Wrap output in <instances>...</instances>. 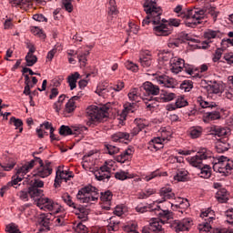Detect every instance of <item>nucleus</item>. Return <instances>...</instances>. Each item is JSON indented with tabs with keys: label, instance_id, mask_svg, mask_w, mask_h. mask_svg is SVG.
I'll return each mask as SVG.
<instances>
[{
	"label": "nucleus",
	"instance_id": "f257e3e1",
	"mask_svg": "<svg viewBox=\"0 0 233 233\" xmlns=\"http://www.w3.org/2000/svg\"><path fill=\"white\" fill-rule=\"evenodd\" d=\"M144 12H146L147 16L142 21V26H148L152 23L153 32L158 36L170 35V29L168 26L165 25L167 20L165 18L161 19L163 15V10L157 6V3L152 0H147L144 5Z\"/></svg>",
	"mask_w": 233,
	"mask_h": 233
},
{
	"label": "nucleus",
	"instance_id": "f03ea898",
	"mask_svg": "<svg viewBox=\"0 0 233 233\" xmlns=\"http://www.w3.org/2000/svg\"><path fill=\"white\" fill-rule=\"evenodd\" d=\"M210 14V15L213 17L214 23L218 21V15H219V12H216L214 10V7L212 6H207L202 9L195 8L190 9L187 14H181V17H186L187 21H185L186 26H189L190 28H194V26H198V25H201V20L205 19V14Z\"/></svg>",
	"mask_w": 233,
	"mask_h": 233
},
{
	"label": "nucleus",
	"instance_id": "7ed1b4c3",
	"mask_svg": "<svg viewBox=\"0 0 233 233\" xmlns=\"http://www.w3.org/2000/svg\"><path fill=\"white\" fill-rule=\"evenodd\" d=\"M86 116L88 119L86 123L88 127L97 125V123H101L105 117H108V107L106 106H90L86 108Z\"/></svg>",
	"mask_w": 233,
	"mask_h": 233
},
{
	"label": "nucleus",
	"instance_id": "20e7f679",
	"mask_svg": "<svg viewBox=\"0 0 233 233\" xmlns=\"http://www.w3.org/2000/svg\"><path fill=\"white\" fill-rule=\"evenodd\" d=\"M76 199L80 203H91L99 199V189L92 185H88L78 190Z\"/></svg>",
	"mask_w": 233,
	"mask_h": 233
},
{
	"label": "nucleus",
	"instance_id": "39448f33",
	"mask_svg": "<svg viewBox=\"0 0 233 233\" xmlns=\"http://www.w3.org/2000/svg\"><path fill=\"white\" fill-rule=\"evenodd\" d=\"M208 159L212 163V159H215L214 153L206 147L200 148L196 156L188 158L189 165L196 168H201L203 167V161Z\"/></svg>",
	"mask_w": 233,
	"mask_h": 233
},
{
	"label": "nucleus",
	"instance_id": "423d86ee",
	"mask_svg": "<svg viewBox=\"0 0 233 233\" xmlns=\"http://www.w3.org/2000/svg\"><path fill=\"white\" fill-rule=\"evenodd\" d=\"M212 167L214 172L219 174H227L228 170L233 168V161L225 156H221L218 158H212Z\"/></svg>",
	"mask_w": 233,
	"mask_h": 233
},
{
	"label": "nucleus",
	"instance_id": "0eeeda50",
	"mask_svg": "<svg viewBox=\"0 0 233 233\" xmlns=\"http://www.w3.org/2000/svg\"><path fill=\"white\" fill-rule=\"evenodd\" d=\"M222 34L219 30H212L208 29L204 32V39L205 41L202 42V48L207 50V48H210V43H213V39H221Z\"/></svg>",
	"mask_w": 233,
	"mask_h": 233
},
{
	"label": "nucleus",
	"instance_id": "6e6552de",
	"mask_svg": "<svg viewBox=\"0 0 233 233\" xmlns=\"http://www.w3.org/2000/svg\"><path fill=\"white\" fill-rule=\"evenodd\" d=\"M147 208H149V211L154 212L155 216H157L158 218H168V214H170L168 210H163L159 206H156V208H154V204H149L144 207L137 206L136 210L137 212L143 214L144 212H147Z\"/></svg>",
	"mask_w": 233,
	"mask_h": 233
},
{
	"label": "nucleus",
	"instance_id": "1a4fd4ad",
	"mask_svg": "<svg viewBox=\"0 0 233 233\" xmlns=\"http://www.w3.org/2000/svg\"><path fill=\"white\" fill-rule=\"evenodd\" d=\"M140 132L141 131L139 127L137 126L131 130L130 134L127 132H116L111 136V139L115 142L119 141V143H121L122 141H130V137L137 136V134H139Z\"/></svg>",
	"mask_w": 233,
	"mask_h": 233
},
{
	"label": "nucleus",
	"instance_id": "9d476101",
	"mask_svg": "<svg viewBox=\"0 0 233 233\" xmlns=\"http://www.w3.org/2000/svg\"><path fill=\"white\" fill-rule=\"evenodd\" d=\"M40 167L36 169L35 176L38 177H48L52 174V163L50 161H46V164L43 163V159L36 158Z\"/></svg>",
	"mask_w": 233,
	"mask_h": 233
},
{
	"label": "nucleus",
	"instance_id": "9b49d317",
	"mask_svg": "<svg viewBox=\"0 0 233 233\" xmlns=\"http://www.w3.org/2000/svg\"><path fill=\"white\" fill-rule=\"evenodd\" d=\"M110 167H108L107 163L100 167V168L95 171V177L97 181H105V179H110Z\"/></svg>",
	"mask_w": 233,
	"mask_h": 233
},
{
	"label": "nucleus",
	"instance_id": "f8f14e48",
	"mask_svg": "<svg viewBox=\"0 0 233 233\" xmlns=\"http://www.w3.org/2000/svg\"><path fill=\"white\" fill-rule=\"evenodd\" d=\"M210 134L211 136H215L217 137H224V139H227V137L230 136V128L213 126L210 128Z\"/></svg>",
	"mask_w": 233,
	"mask_h": 233
},
{
	"label": "nucleus",
	"instance_id": "ddd939ff",
	"mask_svg": "<svg viewBox=\"0 0 233 233\" xmlns=\"http://www.w3.org/2000/svg\"><path fill=\"white\" fill-rule=\"evenodd\" d=\"M169 63L171 66V72H173V74H179V72H181L185 66V60L177 56L171 57Z\"/></svg>",
	"mask_w": 233,
	"mask_h": 233
},
{
	"label": "nucleus",
	"instance_id": "4468645a",
	"mask_svg": "<svg viewBox=\"0 0 233 233\" xmlns=\"http://www.w3.org/2000/svg\"><path fill=\"white\" fill-rule=\"evenodd\" d=\"M157 82L158 83V85L166 86V88H176V86L177 85L176 79L167 76H160L157 77Z\"/></svg>",
	"mask_w": 233,
	"mask_h": 233
},
{
	"label": "nucleus",
	"instance_id": "2eb2a0df",
	"mask_svg": "<svg viewBox=\"0 0 233 233\" xmlns=\"http://www.w3.org/2000/svg\"><path fill=\"white\" fill-rule=\"evenodd\" d=\"M37 159H41V157H35V158L29 162H27L26 164H25L24 166H22L18 170H17V174H22V176H25V174H28V171L32 170V168H34V167H35V165H37V163H39V160Z\"/></svg>",
	"mask_w": 233,
	"mask_h": 233
},
{
	"label": "nucleus",
	"instance_id": "dca6fc26",
	"mask_svg": "<svg viewBox=\"0 0 233 233\" xmlns=\"http://www.w3.org/2000/svg\"><path fill=\"white\" fill-rule=\"evenodd\" d=\"M221 114L219 111H204L202 119L204 123H210V121H216V119H220Z\"/></svg>",
	"mask_w": 233,
	"mask_h": 233
},
{
	"label": "nucleus",
	"instance_id": "f3484780",
	"mask_svg": "<svg viewBox=\"0 0 233 233\" xmlns=\"http://www.w3.org/2000/svg\"><path fill=\"white\" fill-rule=\"evenodd\" d=\"M52 221H54V215H52V213L40 214L38 218L39 225H42V227H45L46 228L50 227V223H52Z\"/></svg>",
	"mask_w": 233,
	"mask_h": 233
},
{
	"label": "nucleus",
	"instance_id": "a211bd4d",
	"mask_svg": "<svg viewBox=\"0 0 233 233\" xmlns=\"http://www.w3.org/2000/svg\"><path fill=\"white\" fill-rule=\"evenodd\" d=\"M190 228V219L184 218L182 220L175 221V230L176 232H185V230H188Z\"/></svg>",
	"mask_w": 233,
	"mask_h": 233
},
{
	"label": "nucleus",
	"instance_id": "6ab92c4d",
	"mask_svg": "<svg viewBox=\"0 0 233 233\" xmlns=\"http://www.w3.org/2000/svg\"><path fill=\"white\" fill-rule=\"evenodd\" d=\"M159 194L162 200H157V203H163V201H167V199H174V198H176V194L172 192L170 187H162Z\"/></svg>",
	"mask_w": 233,
	"mask_h": 233
},
{
	"label": "nucleus",
	"instance_id": "aec40b11",
	"mask_svg": "<svg viewBox=\"0 0 233 233\" xmlns=\"http://www.w3.org/2000/svg\"><path fill=\"white\" fill-rule=\"evenodd\" d=\"M230 148V144L227 138H220L216 143V150L218 154H223Z\"/></svg>",
	"mask_w": 233,
	"mask_h": 233
},
{
	"label": "nucleus",
	"instance_id": "412c9836",
	"mask_svg": "<svg viewBox=\"0 0 233 233\" xmlns=\"http://www.w3.org/2000/svg\"><path fill=\"white\" fill-rule=\"evenodd\" d=\"M140 65L143 68H150L154 61L152 60V55H150V51H146L144 56L139 58Z\"/></svg>",
	"mask_w": 233,
	"mask_h": 233
},
{
	"label": "nucleus",
	"instance_id": "4be33fe9",
	"mask_svg": "<svg viewBox=\"0 0 233 233\" xmlns=\"http://www.w3.org/2000/svg\"><path fill=\"white\" fill-rule=\"evenodd\" d=\"M143 88L149 96H157V94H159V86L152 84L151 82L144 83Z\"/></svg>",
	"mask_w": 233,
	"mask_h": 233
},
{
	"label": "nucleus",
	"instance_id": "5701e85b",
	"mask_svg": "<svg viewBox=\"0 0 233 233\" xmlns=\"http://www.w3.org/2000/svg\"><path fill=\"white\" fill-rule=\"evenodd\" d=\"M68 177H72V175H68V171H65V170H57L56 171V176L55 178V187L57 188V187H59V185L61 184V179H65V181H66V179H68Z\"/></svg>",
	"mask_w": 233,
	"mask_h": 233
},
{
	"label": "nucleus",
	"instance_id": "b1692460",
	"mask_svg": "<svg viewBox=\"0 0 233 233\" xmlns=\"http://www.w3.org/2000/svg\"><path fill=\"white\" fill-rule=\"evenodd\" d=\"M119 218L116 216H113L107 219V230L116 232L119 230Z\"/></svg>",
	"mask_w": 233,
	"mask_h": 233
},
{
	"label": "nucleus",
	"instance_id": "393cba45",
	"mask_svg": "<svg viewBox=\"0 0 233 233\" xmlns=\"http://www.w3.org/2000/svg\"><path fill=\"white\" fill-rule=\"evenodd\" d=\"M206 222H203L202 224L198 225V230L199 232H204V233H208L210 232V230L212 229V225H210L212 223V221H214V217H208V218L205 219Z\"/></svg>",
	"mask_w": 233,
	"mask_h": 233
},
{
	"label": "nucleus",
	"instance_id": "a878e982",
	"mask_svg": "<svg viewBox=\"0 0 233 233\" xmlns=\"http://www.w3.org/2000/svg\"><path fill=\"white\" fill-rule=\"evenodd\" d=\"M76 56H77L78 63H80L82 66H86V62L88 61L87 57L90 56V51L86 50L83 52L78 49L76 52Z\"/></svg>",
	"mask_w": 233,
	"mask_h": 233
},
{
	"label": "nucleus",
	"instance_id": "bb28decb",
	"mask_svg": "<svg viewBox=\"0 0 233 233\" xmlns=\"http://www.w3.org/2000/svg\"><path fill=\"white\" fill-rule=\"evenodd\" d=\"M173 99H176V94L168 91H162L157 101L160 103H168L169 101H173Z\"/></svg>",
	"mask_w": 233,
	"mask_h": 233
},
{
	"label": "nucleus",
	"instance_id": "cd10ccee",
	"mask_svg": "<svg viewBox=\"0 0 233 233\" xmlns=\"http://www.w3.org/2000/svg\"><path fill=\"white\" fill-rule=\"evenodd\" d=\"M5 163L1 164L0 163V168H3L5 172H10L14 167H15V160L12 157H5Z\"/></svg>",
	"mask_w": 233,
	"mask_h": 233
},
{
	"label": "nucleus",
	"instance_id": "c85d7f7f",
	"mask_svg": "<svg viewBox=\"0 0 233 233\" xmlns=\"http://www.w3.org/2000/svg\"><path fill=\"white\" fill-rule=\"evenodd\" d=\"M81 77L78 72H75L67 77V83L69 84L70 90H74L77 86V80Z\"/></svg>",
	"mask_w": 233,
	"mask_h": 233
},
{
	"label": "nucleus",
	"instance_id": "c756f323",
	"mask_svg": "<svg viewBox=\"0 0 233 233\" xmlns=\"http://www.w3.org/2000/svg\"><path fill=\"white\" fill-rule=\"evenodd\" d=\"M166 140L167 138L165 137H155L149 142V145L150 147H153L155 150H159V148H163V143H165Z\"/></svg>",
	"mask_w": 233,
	"mask_h": 233
},
{
	"label": "nucleus",
	"instance_id": "7c9ffc66",
	"mask_svg": "<svg viewBox=\"0 0 233 233\" xmlns=\"http://www.w3.org/2000/svg\"><path fill=\"white\" fill-rule=\"evenodd\" d=\"M149 228L151 232L163 233V227L159 224V219L152 218V221L149 223Z\"/></svg>",
	"mask_w": 233,
	"mask_h": 233
},
{
	"label": "nucleus",
	"instance_id": "2f4dec72",
	"mask_svg": "<svg viewBox=\"0 0 233 233\" xmlns=\"http://www.w3.org/2000/svg\"><path fill=\"white\" fill-rule=\"evenodd\" d=\"M132 148L126 149L122 154L116 157V161L122 164L128 161V156H132Z\"/></svg>",
	"mask_w": 233,
	"mask_h": 233
},
{
	"label": "nucleus",
	"instance_id": "473e14b6",
	"mask_svg": "<svg viewBox=\"0 0 233 233\" xmlns=\"http://www.w3.org/2000/svg\"><path fill=\"white\" fill-rule=\"evenodd\" d=\"M198 103L200 105L202 108H205L208 110V108H216L218 105H216V102H208L203 99V96H198Z\"/></svg>",
	"mask_w": 233,
	"mask_h": 233
},
{
	"label": "nucleus",
	"instance_id": "72a5a7b5",
	"mask_svg": "<svg viewBox=\"0 0 233 233\" xmlns=\"http://www.w3.org/2000/svg\"><path fill=\"white\" fill-rule=\"evenodd\" d=\"M198 168L200 170V177H204V179H208V177L212 176V173H210V166L202 164V166Z\"/></svg>",
	"mask_w": 233,
	"mask_h": 233
},
{
	"label": "nucleus",
	"instance_id": "f704fd0d",
	"mask_svg": "<svg viewBox=\"0 0 233 233\" xmlns=\"http://www.w3.org/2000/svg\"><path fill=\"white\" fill-rule=\"evenodd\" d=\"M189 134L192 139H198V137H201V134H203V127H193L189 129Z\"/></svg>",
	"mask_w": 233,
	"mask_h": 233
},
{
	"label": "nucleus",
	"instance_id": "c9c22d12",
	"mask_svg": "<svg viewBox=\"0 0 233 233\" xmlns=\"http://www.w3.org/2000/svg\"><path fill=\"white\" fill-rule=\"evenodd\" d=\"M187 176H188V171L185 169H178L177 174L174 176L175 181H187Z\"/></svg>",
	"mask_w": 233,
	"mask_h": 233
},
{
	"label": "nucleus",
	"instance_id": "e433bc0d",
	"mask_svg": "<svg viewBox=\"0 0 233 233\" xmlns=\"http://www.w3.org/2000/svg\"><path fill=\"white\" fill-rule=\"evenodd\" d=\"M216 198L218 203H227L228 201V196L227 195V190L222 189L217 192Z\"/></svg>",
	"mask_w": 233,
	"mask_h": 233
},
{
	"label": "nucleus",
	"instance_id": "4c0bfd02",
	"mask_svg": "<svg viewBox=\"0 0 233 233\" xmlns=\"http://www.w3.org/2000/svg\"><path fill=\"white\" fill-rule=\"evenodd\" d=\"M134 106H136V104L134 103L126 104L120 115L121 117H123V119H126L127 115L129 114V112L134 113Z\"/></svg>",
	"mask_w": 233,
	"mask_h": 233
},
{
	"label": "nucleus",
	"instance_id": "58836bf2",
	"mask_svg": "<svg viewBox=\"0 0 233 233\" xmlns=\"http://www.w3.org/2000/svg\"><path fill=\"white\" fill-rule=\"evenodd\" d=\"M119 10H117V5L116 0H109L108 15H117Z\"/></svg>",
	"mask_w": 233,
	"mask_h": 233
},
{
	"label": "nucleus",
	"instance_id": "ea45409f",
	"mask_svg": "<svg viewBox=\"0 0 233 233\" xmlns=\"http://www.w3.org/2000/svg\"><path fill=\"white\" fill-rule=\"evenodd\" d=\"M28 190H29V196L32 198H41V196H43V190H41L37 187H33L32 186H30L28 187Z\"/></svg>",
	"mask_w": 233,
	"mask_h": 233
},
{
	"label": "nucleus",
	"instance_id": "a19ab883",
	"mask_svg": "<svg viewBox=\"0 0 233 233\" xmlns=\"http://www.w3.org/2000/svg\"><path fill=\"white\" fill-rule=\"evenodd\" d=\"M127 96L130 101H138L137 99H139L141 93H139V88H133L130 90Z\"/></svg>",
	"mask_w": 233,
	"mask_h": 233
},
{
	"label": "nucleus",
	"instance_id": "79ce46f5",
	"mask_svg": "<svg viewBox=\"0 0 233 233\" xmlns=\"http://www.w3.org/2000/svg\"><path fill=\"white\" fill-rule=\"evenodd\" d=\"M26 66H34L37 63V56L34 55L25 56Z\"/></svg>",
	"mask_w": 233,
	"mask_h": 233
},
{
	"label": "nucleus",
	"instance_id": "37998d69",
	"mask_svg": "<svg viewBox=\"0 0 233 233\" xmlns=\"http://www.w3.org/2000/svg\"><path fill=\"white\" fill-rule=\"evenodd\" d=\"M59 134L60 136H72L74 135V132L70 127L63 125L59 128Z\"/></svg>",
	"mask_w": 233,
	"mask_h": 233
},
{
	"label": "nucleus",
	"instance_id": "c03bdc74",
	"mask_svg": "<svg viewBox=\"0 0 233 233\" xmlns=\"http://www.w3.org/2000/svg\"><path fill=\"white\" fill-rule=\"evenodd\" d=\"M164 25L165 26H167L170 34H172V26H179V25H181V22L177 19H170L169 22L166 20V22H164Z\"/></svg>",
	"mask_w": 233,
	"mask_h": 233
},
{
	"label": "nucleus",
	"instance_id": "a18cd8bd",
	"mask_svg": "<svg viewBox=\"0 0 233 233\" xmlns=\"http://www.w3.org/2000/svg\"><path fill=\"white\" fill-rule=\"evenodd\" d=\"M180 88H181V90H184L186 92H190V90H192V88H194V85H193L192 81L185 80L180 85Z\"/></svg>",
	"mask_w": 233,
	"mask_h": 233
},
{
	"label": "nucleus",
	"instance_id": "49530a36",
	"mask_svg": "<svg viewBox=\"0 0 233 233\" xmlns=\"http://www.w3.org/2000/svg\"><path fill=\"white\" fill-rule=\"evenodd\" d=\"M176 108H183V106H187L188 102L185 99L184 96H178L176 100Z\"/></svg>",
	"mask_w": 233,
	"mask_h": 233
},
{
	"label": "nucleus",
	"instance_id": "de8ad7c7",
	"mask_svg": "<svg viewBox=\"0 0 233 233\" xmlns=\"http://www.w3.org/2000/svg\"><path fill=\"white\" fill-rule=\"evenodd\" d=\"M143 101H148L146 102V106L147 108H148V110H154V108H156L157 106V104L153 103L152 101H154V99L152 97H142Z\"/></svg>",
	"mask_w": 233,
	"mask_h": 233
},
{
	"label": "nucleus",
	"instance_id": "09e8293b",
	"mask_svg": "<svg viewBox=\"0 0 233 233\" xmlns=\"http://www.w3.org/2000/svg\"><path fill=\"white\" fill-rule=\"evenodd\" d=\"M100 199L101 201H104V202L112 201V192L109 190L101 192Z\"/></svg>",
	"mask_w": 233,
	"mask_h": 233
},
{
	"label": "nucleus",
	"instance_id": "8fccbe9b",
	"mask_svg": "<svg viewBox=\"0 0 233 233\" xmlns=\"http://www.w3.org/2000/svg\"><path fill=\"white\" fill-rule=\"evenodd\" d=\"M53 221H55L56 227H65L66 225V221L63 217H53Z\"/></svg>",
	"mask_w": 233,
	"mask_h": 233
},
{
	"label": "nucleus",
	"instance_id": "3c124183",
	"mask_svg": "<svg viewBox=\"0 0 233 233\" xmlns=\"http://www.w3.org/2000/svg\"><path fill=\"white\" fill-rule=\"evenodd\" d=\"M62 5L66 12L69 14L73 12L74 5H72V0H62Z\"/></svg>",
	"mask_w": 233,
	"mask_h": 233
},
{
	"label": "nucleus",
	"instance_id": "603ef678",
	"mask_svg": "<svg viewBox=\"0 0 233 233\" xmlns=\"http://www.w3.org/2000/svg\"><path fill=\"white\" fill-rule=\"evenodd\" d=\"M62 199L66 203V205H68V207L76 208V204L72 201V197H70L67 193L62 196Z\"/></svg>",
	"mask_w": 233,
	"mask_h": 233
},
{
	"label": "nucleus",
	"instance_id": "864d4df0",
	"mask_svg": "<svg viewBox=\"0 0 233 233\" xmlns=\"http://www.w3.org/2000/svg\"><path fill=\"white\" fill-rule=\"evenodd\" d=\"M208 90L210 94H219L221 92V87L218 84H214L208 86Z\"/></svg>",
	"mask_w": 233,
	"mask_h": 233
},
{
	"label": "nucleus",
	"instance_id": "5fc2aeb1",
	"mask_svg": "<svg viewBox=\"0 0 233 233\" xmlns=\"http://www.w3.org/2000/svg\"><path fill=\"white\" fill-rule=\"evenodd\" d=\"M76 110V102H73V100H68V102L66 104V112L67 114H71V112H74Z\"/></svg>",
	"mask_w": 233,
	"mask_h": 233
},
{
	"label": "nucleus",
	"instance_id": "6e6d98bb",
	"mask_svg": "<svg viewBox=\"0 0 233 233\" xmlns=\"http://www.w3.org/2000/svg\"><path fill=\"white\" fill-rule=\"evenodd\" d=\"M221 56H223V50L221 48H217L213 55V58H212L213 63H218V61L221 59Z\"/></svg>",
	"mask_w": 233,
	"mask_h": 233
},
{
	"label": "nucleus",
	"instance_id": "4d7b16f0",
	"mask_svg": "<svg viewBox=\"0 0 233 233\" xmlns=\"http://www.w3.org/2000/svg\"><path fill=\"white\" fill-rule=\"evenodd\" d=\"M28 196H30L29 189H24L18 193V197L22 201H28Z\"/></svg>",
	"mask_w": 233,
	"mask_h": 233
},
{
	"label": "nucleus",
	"instance_id": "13d9d810",
	"mask_svg": "<svg viewBox=\"0 0 233 233\" xmlns=\"http://www.w3.org/2000/svg\"><path fill=\"white\" fill-rule=\"evenodd\" d=\"M116 179H119L120 181H125V179H128V175L125 171H118L115 173Z\"/></svg>",
	"mask_w": 233,
	"mask_h": 233
},
{
	"label": "nucleus",
	"instance_id": "bf43d9fd",
	"mask_svg": "<svg viewBox=\"0 0 233 233\" xmlns=\"http://www.w3.org/2000/svg\"><path fill=\"white\" fill-rule=\"evenodd\" d=\"M153 194H156V191L152 188H148L140 193V198L142 199H147V198H150V196H152Z\"/></svg>",
	"mask_w": 233,
	"mask_h": 233
},
{
	"label": "nucleus",
	"instance_id": "052dcab7",
	"mask_svg": "<svg viewBox=\"0 0 233 233\" xmlns=\"http://www.w3.org/2000/svg\"><path fill=\"white\" fill-rule=\"evenodd\" d=\"M5 232L6 233H21L19 228H17V227H15V225L14 224L7 225L5 227Z\"/></svg>",
	"mask_w": 233,
	"mask_h": 233
},
{
	"label": "nucleus",
	"instance_id": "680f3d73",
	"mask_svg": "<svg viewBox=\"0 0 233 233\" xmlns=\"http://www.w3.org/2000/svg\"><path fill=\"white\" fill-rule=\"evenodd\" d=\"M31 32L35 35H39L42 39H45V37H46V35L43 34V30H41L39 27H35V26L31 27Z\"/></svg>",
	"mask_w": 233,
	"mask_h": 233
},
{
	"label": "nucleus",
	"instance_id": "e2e57ef3",
	"mask_svg": "<svg viewBox=\"0 0 233 233\" xmlns=\"http://www.w3.org/2000/svg\"><path fill=\"white\" fill-rule=\"evenodd\" d=\"M225 216L227 218V223H228L229 225H233V209H228L225 212Z\"/></svg>",
	"mask_w": 233,
	"mask_h": 233
},
{
	"label": "nucleus",
	"instance_id": "0e129e2a",
	"mask_svg": "<svg viewBox=\"0 0 233 233\" xmlns=\"http://www.w3.org/2000/svg\"><path fill=\"white\" fill-rule=\"evenodd\" d=\"M126 68L127 70H131V72H137L138 70L137 65L134 64L131 61L126 62Z\"/></svg>",
	"mask_w": 233,
	"mask_h": 233
},
{
	"label": "nucleus",
	"instance_id": "69168bd1",
	"mask_svg": "<svg viewBox=\"0 0 233 233\" xmlns=\"http://www.w3.org/2000/svg\"><path fill=\"white\" fill-rule=\"evenodd\" d=\"M48 198H37V207L40 208H45L46 203H48Z\"/></svg>",
	"mask_w": 233,
	"mask_h": 233
},
{
	"label": "nucleus",
	"instance_id": "338daca9",
	"mask_svg": "<svg viewBox=\"0 0 233 233\" xmlns=\"http://www.w3.org/2000/svg\"><path fill=\"white\" fill-rule=\"evenodd\" d=\"M223 59H225L228 65H233V53H226L223 56Z\"/></svg>",
	"mask_w": 233,
	"mask_h": 233
},
{
	"label": "nucleus",
	"instance_id": "774afa93",
	"mask_svg": "<svg viewBox=\"0 0 233 233\" xmlns=\"http://www.w3.org/2000/svg\"><path fill=\"white\" fill-rule=\"evenodd\" d=\"M224 96L227 97V99L233 101V88L226 89L224 91Z\"/></svg>",
	"mask_w": 233,
	"mask_h": 233
}]
</instances>
